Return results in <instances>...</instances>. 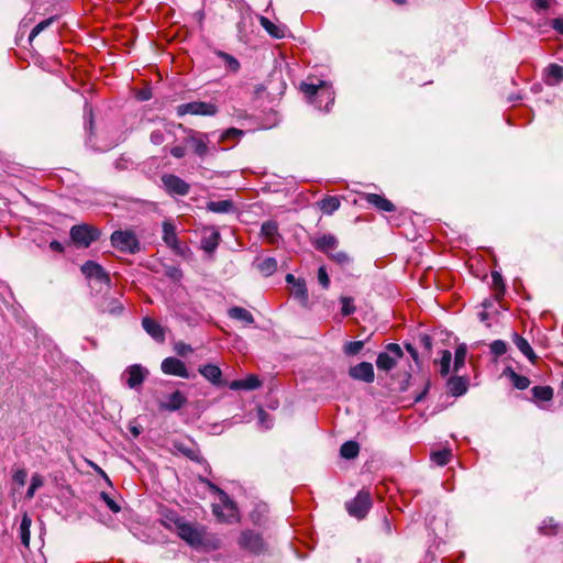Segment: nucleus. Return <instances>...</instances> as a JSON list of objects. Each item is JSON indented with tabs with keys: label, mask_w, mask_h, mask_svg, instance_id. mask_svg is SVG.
<instances>
[{
	"label": "nucleus",
	"mask_w": 563,
	"mask_h": 563,
	"mask_svg": "<svg viewBox=\"0 0 563 563\" xmlns=\"http://www.w3.org/2000/svg\"><path fill=\"white\" fill-rule=\"evenodd\" d=\"M533 400L550 401L553 398V388L550 386H536L531 389Z\"/></svg>",
	"instance_id": "72a5a7b5"
},
{
	"label": "nucleus",
	"mask_w": 563,
	"mask_h": 563,
	"mask_svg": "<svg viewBox=\"0 0 563 563\" xmlns=\"http://www.w3.org/2000/svg\"><path fill=\"white\" fill-rule=\"evenodd\" d=\"M100 497L112 512L117 514L120 511V506L111 498L109 494L102 492L100 493Z\"/></svg>",
	"instance_id": "603ef678"
},
{
	"label": "nucleus",
	"mask_w": 563,
	"mask_h": 563,
	"mask_svg": "<svg viewBox=\"0 0 563 563\" xmlns=\"http://www.w3.org/2000/svg\"><path fill=\"white\" fill-rule=\"evenodd\" d=\"M216 55L222 59L223 65L227 70H229L231 73L239 71L241 65H240V62L234 56H232L225 52H222V51H217Z\"/></svg>",
	"instance_id": "2f4dec72"
},
{
	"label": "nucleus",
	"mask_w": 563,
	"mask_h": 563,
	"mask_svg": "<svg viewBox=\"0 0 563 563\" xmlns=\"http://www.w3.org/2000/svg\"><path fill=\"white\" fill-rule=\"evenodd\" d=\"M81 273L87 278H95L96 280H98L102 284H108L110 282V277L106 273V271L102 268V266L93 261H87L81 266Z\"/></svg>",
	"instance_id": "2eb2a0df"
},
{
	"label": "nucleus",
	"mask_w": 563,
	"mask_h": 563,
	"mask_svg": "<svg viewBox=\"0 0 563 563\" xmlns=\"http://www.w3.org/2000/svg\"><path fill=\"white\" fill-rule=\"evenodd\" d=\"M220 242V233L214 228H205L201 238V247L208 254H212Z\"/></svg>",
	"instance_id": "dca6fc26"
},
{
	"label": "nucleus",
	"mask_w": 563,
	"mask_h": 563,
	"mask_svg": "<svg viewBox=\"0 0 563 563\" xmlns=\"http://www.w3.org/2000/svg\"><path fill=\"white\" fill-rule=\"evenodd\" d=\"M228 316L231 319L242 321L245 324H253L254 323V317L252 313L242 307H232L228 310Z\"/></svg>",
	"instance_id": "393cba45"
},
{
	"label": "nucleus",
	"mask_w": 563,
	"mask_h": 563,
	"mask_svg": "<svg viewBox=\"0 0 563 563\" xmlns=\"http://www.w3.org/2000/svg\"><path fill=\"white\" fill-rule=\"evenodd\" d=\"M301 91L319 109L329 111L330 106L334 102L332 86L324 80H318L317 84L302 82Z\"/></svg>",
	"instance_id": "f257e3e1"
},
{
	"label": "nucleus",
	"mask_w": 563,
	"mask_h": 563,
	"mask_svg": "<svg viewBox=\"0 0 563 563\" xmlns=\"http://www.w3.org/2000/svg\"><path fill=\"white\" fill-rule=\"evenodd\" d=\"M364 199L377 210L385 212H393L395 210L394 203L378 194H364Z\"/></svg>",
	"instance_id": "6ab92c4d"
},
{
	"label": "nucleus",
	"mask_w": 563,
	"mask_h": 563,
	"mask_svg": "<svg viewBox=\"0 0 563 563\" xmlns=\"http://www.w3.org/2000/svg\"><path fill=\"white\" fill-rule=\"evenodd\" d=\"M550 3L551 0H532V7L537 11L547 10Z\"/></svg>",
	"instance_id": "4d7b16f0"
},
{
	"label": "nucleus",
	"mask_w": 563,
	"mask_h": 563,
	"mask_svg": "<svg viewBox=\"0 0 563 563\" xmlns=\"http://www.w3.org/2000/svg\"><path fill=\"white\" fill-rule=\"evenodd\" d=\"M209 487L218 493L219 503L212 505V512L217 519L225 523H234L239 521V512L235 504L230 499L228 494L216 485L208 482Z\"/></svg>",
	"instance_id": "f03ea898"
},
{
	"label": "nucleus",
	"mask_w": 563,
	"mask_h": 563,
	"mask_svg": "<svg viewBox=\"0 0 563 563\" xmlns=\"http://www.w3.org/2000/svg\"><path fill=\"white\" fill-rule=\"evenodd\" d=\"M123 310V306L115 298H110L107 300V305L102 306V311L108 312L110 314H119Z\"/></svg>",
	"instance_id": "37998d69"
},
{
	"label": "nucleus",
	"mask_w": 563,
	"mask_h": 563,
	"mask_svg": "<svg viewBox=\"0 0 563 563\" xmlns=\"http://www.w3.org/2000/svg\"><path fill=\"white\" fill-rule=\"evenodd\" d=\"M162 183L165 190L172 196H186L190 190L188 183L173 174L163 175Z\"/></svg>",
	"instance_id": "6e6552de"
},
{
	"label": "nucleus",
	"mask_w": 563,
	"mask_h": 563,
	"mask_svg": "<svg viewBox=\"0 0 563 563\" xmlns=\"http://www.w3.org/2000/svg\"><path fill=\"white\" fill-rule=\"evenodd\" d=\"M468 383L463 376H454L448 380V388L452 396L460 397L467 391Z\"/></svg>",
	"instance_id": "412c9836"
},
{
	"label": "nucleus",
	"mask_w": 563,
	"mask_h": 563,
	"mask_svg": "<svg viewBox=\"0 0 563 563\" xmlns=\"http://www.w3.org/2000/svg\"><path fill=\"white\" fill-rule=\"evenodd\" d=\"M312 245L316 247V250L329 255L332 251L336 250L338 239L332 234H323L319 238H316L312 241Z\"/></svg>",
	"instance_id": "f3484780"
},
{
	"label": "nucleus",
	"mask_w": 563,
	"mask_h": 563,
	"mask_svg": "<svg viewBox=\"0 0 563 563\" xmlns=\"http://www.w3.org/2000/svg\"><path fill=\"white\" fill-rule=\"evenodd\" d=\"M111 245L120 252L135 254L141 250L140 241L131 230H117L111 234Z\"/></svg>",
	"instance_id": "7ed1b4c3"
},
{
	"label": "nucleus",
	"mask_w": 563,
	"mask_h": 563,
	"mask_svg": "<svg viewBox=\"0 0 563 563\" xmlns=\"http://www.w3.org/2000/svg\"><path fill=\"white\" fill-rule=\"evenodd\" d=\"M452 362V354L449 350L442 351V356L440 360V374L442 376H446L450 373V366Z\"/></svg>",
	"instance_id": "79ce46f5"
},
{
	"label": "nucleus",
	"mask_w": 563,
	"mask_h": 563,
	"mask_svg": "<svg viewBox=\"0 0 563 563\" xmlns=\"http://www.w3.org/2000/svg\"><path fill=\"white\" fill-rule=\"evenodd\" d=\"M69 234L77 247L86 249L99 239L100 231L88 224H78L70 229Z\"/></svg>",
	"instance_id": "20e7f679"
},
{
	"label": "nucleus",
	"mask_w": 563,
	"mask_h": 563,
	"mask_svg": "<svg viewBox=\"0 0 563 563\" xmlns=\"http://www.w3.org/2000/svg\"><path fill=\"white\" fill-rule=\"evenodd\" d=\"M406 350L410 353L415 361L418 360V352L411 344H406Z\"/></svg>",
	"instance_id": "338daca9"
},
{
	"label": "nucleus",
	"mask_w": 563,
	"mask_h": 563,
	"mask_svg": "<svg viewBox=\"0 0 563 563\" xmlns=\"http://www.w3.org/2000/svg\"><path fill=\"white\" fill-rule=\"evenodd\" d=\"M490 352L495 355V356H501L504 354H506L507 352V344L505 341L503 340H495L492 342L490 344Z\"/></svg>",
	"instance_id": "49530a36"
},
{
	"label": "nucleus",
	"mask_w": 563,
	"mask_h": 563,
	"mask_svg": "<svg viewBox=\"0 0 563 563\" xmlns=\"http://www.w3.org/2000/svg\"><path fill=\"white\" fill-rule=\"evenodd\" d=\"M43 486V478L38 474H34L31 479V485L26 492V497L32 498L35 494V490Z\"/></svg>",
	"instance_id": "de8ad7c7"
},
{
	"label": "nucleus",
	"mask_w": 563,
	"mask_h": 563,
	"mask_svg": "<svg viewBox=\"0 0 563 563\" xmlns=\"http://www.w3.org/2000/svg\"><path fill=\"white\" fill-rule=\"evenodd\" d=\"M243 380V389L253 390L261 386V382L255 375H250Z\"/></svg>",
	"instance_id": "3c124183"
},
{
	"label": "nucleus",
	"mask_w": 563,
	"mask_h": 563,
	"mask_svg": "<svg viewBox=\"0 0 563 563\" xmlns=\"http://www.w3.org/2000/svg\"><path fill=\"white\" fill-rule=\"evenodd\" d=\"M452 453L450 450H440L431 454V460L439 466L446 465L451 460Z\"/></svg>",
	"instance_id": "58836bf2"
},
{
	"label": "nucleus",
	"mask_w": 563,
	"mask_h": 563,
	"mask_svg": "<svg viewBox=\"0 0 563 563\" xmlns=\"http://www.w3.org/2000/svg\"><path fill=\"white\" fill-rule=\"evenodd\" d=\"M563 79V67L558 64H550L547 68V84L558 85Z\"/></svg>",
	"instance_id": "c756f323"
},
{
	"label": "nucleus",
	"mask_w": 563,
	"mask_h": 563,
	"mask_svg": "<svg viewBox=\"0 0 563 563\" xmlns=\"http://www.w3.org/2000/svg\"><path fill=\"white\" fill-rule=\"evenodd\" d=\"M175 350H176L177 354L180 356H185L188 353L192 352L191 346L188 344H185V343L176 344Z\"/></svg>",
	"instance_id": "13d9d810"
},
{
	"label": "nucleus",
	"mask_w": 563,
	"mask_h": 563,
	"mask_svg": "<svg viewBox=\"0 0 563 563\" xmlns=\"http://www.w3.org/2000/svg\"><path fill=\"white\" fill-rule=\"evenodd\" d=\"M178 536L190 545L197 547L202 543V533L192 525L179 519L175 521Z\"/></svg>",
	"instance_id": "9b49d317"
},
{
	"label": "nucleus",
	"mask_w": 563,
	"mask_h": 563,
	"mask_svg": "<svg viewBox=\"0 0 563 563\" xmlns=\"http://www.w3.org/2000/svg\"><path fill=\"white\" fill-rule=\"evenodd\" d=\"M242 135H243V131L242 130H239V129H235V128H230V129H228L227 131L223 132L222 139L223 140H225V139L238 140Z\"/></svg>",
	"instance_id": "6e6d98bb"
},
{
	"label": "nucleus",
	"mask_w": 563,
	"mask_h": 563,
	"mask_svg": "<svg viewBox=\"0 0 563 563\" xmlns=\"http://www.w3.org/2000/svg\"><path fill=\"white\" fill-rule=\"evenodd\" d=\"M186 402V397L179 390L172 393L167 400L161 404L162 409L175 411L181 408Z\"/></svg>",
	"instance_id": "4be33fe9"
},
{
	"label": "nucleus",
	"mask_w": 563,
	"mask_h": 563,
	"mask_svg": "<svg viewBox=\"0 0 563 563\" xmlns=\"http://www.w3.org/2000/svg\"><path fill=\"white\" fill-rule=\"evenodd\" d=\"M332 261L341 264V265H344V264H347L350 263V257L349 255L345 253V252H342V251H332L329 255H328Z\"/></svg>",
	"instance_id": "8fccbe9b"
},
{
	"label": "nucleus",
	"mask_w": 563,
	"mask_h": 563,
	"mask_svg": "<svg viewBox=\"0 0 563 563\" xmlns=\"http://www.w3.org/2000/svg\"><path fill=\"white\" fill-rule=\"evenodd\" d=\"M360 445L355 441H346L340 448V454L342 457L351 460L358 455Z\"/></svg>",
	"instance_id": "c9c22d12"
},
{
	"label": "nucleus",
	"mask_w": 563,
	"mask_h": 563,
	"mask_svg": "<svg viewBox=\"0 0 563 563\" xmlns=\"http://www.w3.org/2000/svg\"><path fill=\"white\" fill-rule=\"evenodd\" d=\"M363 346H364L363 341H350L344 344L343 352L346 355H356L362 351Z\"/></svg>",
	"instance_id": "c03bdc74"
},
{
	"label": "nucleus",
	"mask_w": 563,
	"mask_h": 563,
	"mask_svg": "<svg viewBox=\"0 0 563 563\" xmlns=\"http://www.w3.org/2000/svg\"><path fill=\"white\" fill-rule=\"evenodd\" d=\"M371 507V494L365 490H361L353 500L346 503L347 512L357 519H363L367 515Z\"/></svg>",
	"instance_id": "0eeeda50"
},
{
	"label": "nucleus",
	"mask_w": 563,
	"mask_h": 563,
	"mask_svg": "<svg viewBox=\"0 0 563 563\" xmlns=\"http://www.w3.org/2000/svg\"><path fill=\"white\" fill-rule=\"evenodd\" d=\"M26 477H27V473L23 468L16 470L12 476L13 481L21 486H23L25 484Z\"/></svg>",
	"instance_id": "5fc2aeb1"
},
{
	"label": "nucleus",
	"mask_w": 563,
	"mask_h": 563,
	"mask_svg": "<svg viewBox=\"0 0 563 563\" xmlns=\"http://www.w3.org/2000/svg\"><path fill=\"white\" fill-rule=\"evenodd\" d=\"M341 313L346 317L351 316L355 312V306L353 305V299L351 297H341Z\"/></svg>",
	"instance_id": "a18cd8bd"
},
{
	"label": "nucleus",
	"mask_w": 563,
	"mask_h": 563,
	"mask_svg": "<svg viewBox=\"0 0 563 563\" xmlns=\"http://www.w3.org/2000/svg\"><path fill=\"white\" fill-rule=\"evenodd\" d=\"M218 108L213 103L203 102V101H192L188 103H181L177 107V114L179 117L186 114L192 115H207L211 117L217 114Z\"/></svg>",
	"instance_id": "423d86ee"
},
{
	"label": "nucleus",
	"mask_w": 563,
	"mask_h": 563,
	"mask_svg": "<svg viewBox=\"0 0 563 563\" xmlns=\"http://www.w3.org/2000/svg\"><path fill=\"white\" fill-rule=\"evenodd\" d=\"M49 247H51V250L58 252V253L64 252V246L56 240H54L49 243Z\"/></svg>",
	"instance_id": "0e129e2a"
},
{
	"label": "nucleus",
	"mask_w": 563,
	"mask_h": 563,
	"mask_svg": "<svg viewBox=\"0 0 563 563\" xmlns=\"http://www.w3.org/2000/svg\"><path fill=\"white\" fill-rule=\"evenodd\" d=\"M552 27L560 34L563 35V19L558 18L552 21Z\"/></svg>",
	"instance_id": "052dcab7"
},
{
	"label": "nucleus",
	"mask_w": 563,
	"mask_h": 563,
	"mask_svg": "<svg viewBox=\"0 0 563 563\" xmlns=\"http://www.w3.org/2000/svg\"><path fill=\"white\" fill-rule=\"evenodd\" d=\"M162 372L166 375H174L181 378H189V372L183 361L176 357H166L161 365Z\"/></svg>",
	"instance_id": "ddd939ff"
},
{
	"label": "nucleus",
	"mask_w": 563,
	"mask_h": 563,
	"mask_svg": "<svg viewBox=\"0 0 563 563\" xmlns=\"http://www.w3.org/2000/svg\"><path fill=\"white\" fill-rule=\"evenodd\" d=\"M57 16H51L46 20L41 21L37 23L33 30L30 33L29 40L32 41L35 36H37L41 32H43L45 29H47L49 25H52L56 21Z\"/></svg>",
	"instance_id": "a19ab883"
},
{
	"label": "nucleus",
	"mask_w": 563,
	"mask_h": 563,
	"mask_svg": "<svg viewBox=\"0 0 563 563\" xmlns=\"http://www.w3.org/2000/svg\"><path fill=\"white\" fill-rule=\"evenodd\" d=\"M148 375V371L140 364H134L123 372L125 384L131 389H137L144 383Z\"/></svg>",
	"instance_id": "f8f14e48"
},
{
	"label": "nucleus",
	"mask_w": 563,
	"mask_h": 563,
	"mask_svg": "<svg viewBox=\"0 0 563 563\" xmlns=\"http://www.w3.org/2000/svg\"><path fill=\"white\" fill-rule=\"evenodd\" d=\"M349 375L356 380L373 383L375 379L374 367L372 363L362 362L349 369Z\"/></svg>",
	"instance_id": "4468645a"
},
{
	"label": "nucleus",
	"mask_w": 563,
	"mask_h": 563,
	"mask_svg": "<svg viewBox=\"0 0 563 563\" xmlns=\"http://www.w3.org/2000/svg\"><path fill=\"white\" fill-rule=\"evenodd\" d=\"M292 294L296 298L300 299L303 303L308 300V291L303 280L298 279L292 286Z\"/></svg>",
	"instance_id": "ea45409f"
},
{
	"label": "nucleus",
	"mask_w": 563,
	"mask_h": 563,
	"mask_svg": "<svg viewBox=\"0 0 563 563\" xmlns=\"http://www.w3.org/2000/svg\"><path fill=\"white\" fill-rule=\"evenodd\" d=\"M163 241L175 252H179L180 245L176 234V227L169 222H163Z\"/></svg>",
	"instance_id": "aec40b11"
},
{
	"label": "nucleus",
	"mask_w": 563,
	"mask_h": 563,
	"mask_svg": "<svg viewBox=\"0 0 563 563\" xmlns=\"http://www.w3.org/2000/svg\"><path fill=\"white\" fill-rule=\"evenodd\" d=\"M229 387L232 390L243 389V380L242 379L233 380L230 383Z\"/></svg>",
	"instance_id": "69168bd1"
},
{
	"label": "nucleus",
	"mask_w": 563,
	"mask_h": 563,
	"mask_svg": "<svg viewBox=\"0 0 563 563\" xmlns=\"http://www.w3.org/2000/svg\"><path fill=\"white\" fill-rule=\"evenodd\" d=\"M186 143L192 147L194 153L200 158H203L209 154V136L207 133L188 130Z\"/></svg>",
	"instance_id": "9d476101"
},
{
	"label": "nucleus",
	"mask_w": 563,
	"mask_h": 563,
	"mask_svg": "<svg viewBox=\"0 0 563 563\" xmlns=\"http://www.w3.org/2000/svg\"><path fill=\"white\" fill-rule=\"evenodd\" d=\"M169 153L172 156L176 157V158H183L185 155H186V148L184 146H173L170 150H169Z\"/></svg>",
	"instance_id": "bf43d9fd"
},
{
	"label": "nucleus",
	"mask_w": 563,
	"mask_h": 563,
	"mask_svg": "<svg viewBox=\"0 0 563 563\" xmlns=\"http://www.w3.org/2000/svg\"><path fill=\"white\" fill-rule=\"evenodd\" d=\"M514 343L517 346V349L531 362H534L537 358V355L534 354L532 347L530 346L529 342L522 338L521 335L515 333L514 334Z\"/></svg>",
	"instance_id": "bb28decb"
},
{
	"label": "nucleus",
	"mask_w": 563,
	"mask_h": 563,
	"mask_svg": "<svg viewBox=\"0 0 563 563\" xmlns=\"http://www.w3.org/2000/svg\"><path fill=\"white\" fill-rule=\"evenodd\" d=\"M175 126L174 123H165L163 125V129H156L154 130L151 135H150V141L154 144V145H161L165 142L166 137L165 135L166 134H172L173 133V128Z\"/></svg>",
	"instance_id": "c85d7f7f"
},
{
	"label": "nucleus",
	"mask_w": 563,
	"mask_h": 563,
	"mask_svg": "<svg viewBox=\"0 0 563 563\" xmlns=\"http://www.w3.org/2000/svg\"><path fill=\"white\" fill-rule=\"evenodd\" d=\"M31 523H32L31 518L27 516V514H24L23 517H22V520H21V525H20V537H21V542L25 547H29V544H30V538H31L30 528H31Z\"/></svg>",
	"instance_id": "e433bc0d"
},
{
	"label": "nucleus",
	"mask_w": 563,
	"mask_h": 563,
	"mask_svg": "<svg viewBox=\"0 0 563 563\" xmlns=\"http://www.w3.org/2000/svg\"><path fill=\"white\" fill-rule=\"evenodd\" d=\"M267 413L263 410V409H260L258 410V419H260V422L266 428L268 429L271 426L269 423H266V418H267Z\"/></svg>",
	"instance_id": "e2e57ef3"
},
{
	"label": "nucleus",
	"mask_w": 563,
	"mask_h": 563,
	"mask_svg": "<svg viewBox=\"0 0 563 563\" xmlns=\"http://www.w3.org/2000/svg\"><path fill=\"white\" fill-rule=\"evenodd\" d=\"M239 544L242 549L258 554L265 550V543L260 533L245 530L241 533Z\"/></svg>",
	"instance_id": "1a4fd4ad"
},
{
	"label": "nucleus",
	"mask_w": 563,
	"mask_h": 563,
	"mask_svg": "<svg viewBox=\"0 0 563 563\" xmlns=\"http://www.w3.org/2000/svg\"><path fill=\"white\" fill-rule=\"evenodd\" d=\"M505 374L509 375L514 386L520 390H525L530 385V379L526 376L517 374L512 368L508 367Z\"/></svg>",
	"instance_id": "f704fd0d"
},
{
	"label": "nucleus",
	"mask_w": 563,
	"mask_h": 563,
	"mask_svg": "<svg viewBox=\"0 0 563 563\" xmlns=\"http://www.w3.org/2000/svg\"><path fill=\"white\" fill-rule=\"evenodd\" d=\"M178 451H180L185 456L192 461H199L200 451L196 448H186L183 444L177 445Z\"/></svg>",
	"instance_id": "09e8293b"
},
{
	"label": "nucleus",
	"mask_w": 563,
	"mask_h": 563,
	"mask_svg": "<svg viewBox=\"0 0 563 563\" xmlns=\"http://www.w3.org/2000/svg\"><path fill=\"white\" fill-rule=\"evenodd\" d=\"M261 26L273 37L283 38L285 36V26L276 25L268 18H260Z\"/></svg>",
	"instance_id": "a878e982"
},
{
	"label": "nucleus",
	"mask_w": 563,
	"mask_h": 563,
	"mask_svg": "<svg viewBox=\"0 0 563 563\" xmlns=\"http://www.w3.org/2000/svg\"><path fill=\"white\" fill-rule=\"evenodd\" d=\"M142 327L146 331V333L150 334L157 342L165 341L164 328L159 323H157L155 320H153L152 318L144 317L142 319Z\"/></svg>",
	"instance_id": "a211bd4d"
},
{
	"label": "nucleus",
	"mask_w": 563,
	"mask_h": 563,
	"mask_svg": "<svg viewBox=\"0 0 563 563\" xmlns=\"http://www.w3.org/2000/svg\"><path fill=\"white\" fill-rule=\"evenodd\" d=\"M286 282H287L288 284H291V285L294 286V285H295V283H296V282H298V279H296V278H295V276H294L292 274H288V275L286 276Z\"/></svg>",
	"instance_id": "774afa93"
},
{
	"label": "nucleus",
	"mask_w": 563,
	"mask_h": 563,
	"mask_svg": "<svg viewBox=\"0 0 563 563\" xmlns=\"http://www.w3.org/2000/svg\"><path fill=\"white\" fill-rule=\"evenodd\" d=\"M206 209L214 213H231L235 208L231 200H219L207 202Z\"/></svg>",
	"instance_id": "b1692460"
},
{
	"label": "nucleus",
	"mask_w": 563,
	"mask_h": 563,
	"mask_svg": "<svg viewBox=\"0 0 563 563\" xmlns=\"http://www.w3.org/2000/svg\"><path fill=\"white\" fill-rule=\"evenodd\" d=\"M492 277H493V282H494L495 287L496 288L500 287L501 289H504V284H503L501 275L499 273H493Z\"/></svg>",
	"instance_id": "680f3d73"
},
{
	"label": "nucleus",
	"mask_w": 563,
	"mask_h": 563,
	"mask_svg": "<svg viewBox=\"0 0 563 563\" xmlns=\"http://www.w3.org/2000/svg\"><path fill=\"white\" fill-rule=\"evenodd\" d=\"M404 356V352L399 344L389 343L386 345L385 351L377 355L376 366L379 371L389 372Z\"/></svg>",
	"instance_id": "39448f33"
},
{
	"label": "nucleus",
	"mask_w": 563,
	"mask_h": 563,
	"mask_svg": "<svg viewBox=\"0 0 563 563\" xmlns=\"http://www.w3.org/2000/svg\"><path fill=\"white\" fill-rule=\"evenodd\" d=\"M318 280L324 289H327L330 285V278H329L328 273L323 266H321L318 269Z\"/></svg>",
	"instance_id": "864d4df0"
},
{
	"label": "nucleus",
	"mask_w": 563,
	"mask_h": 563,
	"mask_svg": "<svg viewBox=\"0 0 563 563\" xmlns=\"http://www.w3.org/2000/svg\"><path fill=\"white\" fill-rule=\"evenodd\" d=\"M466 346L464 344H461L456 347L455 354H454V372H459L465 364L466 360Z\"/></svg>",
	"instance_id": "4c0bfd02"
},
{
	"label": "nucleus",
	"mask_w": 563,
	"mask_h": 563,
	"mask_svg": "<svg viewBox=\"0 0 563 563\" xmlns=\"http://www.w3.org/2000/svg\"><path fill=\"white\" fill-rule=\"evenodd\" d=\"M262 235L272 244L278 241V225L275 221H266L261 228Z\"/></svg>",
	"instance_id": "cd10ccee"
},
{
	"label": "nucleus",
	"mask_w": 563,
	"mask_h": 563,
	"mask_svg": "<svg viewBox=\"0 0 563 563\" xmlns=\"http://www.w3.org/2000/svg\"><path fill=\"white\" fill-rule=\"evenodd\" d=\"M340 199L333 196H328L319 201L320 210L325 214H332L340 208Z\"/></svg>",
	"instance_id": "7c9ffc66"
},
{
	"label": "nucleus",
	"mask_w": 563,
	"mask_h": 563,
	"mask_svg": "<svg viewBox=\"0 0 563 563\" xmlns=\"http://www.w3.org/2000/svg\"><path fill=\"white\" fill-rule=\"evenodd\" d=\"M256 268L264 276H271L277 269V261L274 257H265L256 263Z\"/></svg>",
	"instance_id": "473e14b6"
},
{
	"label": "nucleus",
	"mask_w": 563,
	"mask_h": 563,
	"mask_svg": "<svg viewBox=\"0 0 563 563\" xmlns=\"http://www.w3.org/2000/svg\"><path fill=\"white\" fill-rule=\"evenodd\" d=\"M199 373L213 385H220L222 372L217 365L207 364L200 366Z\"/></svg>",
	"instance_id": "5701e85b"
}]
</instances>
